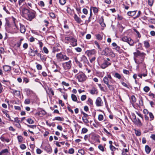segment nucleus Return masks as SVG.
Wrapping results in <instances>:
<instances>
[{
  "mask_svg": "<svg viewBox=\"0 0 155 155\" xmlns=\"http://www.w3.org/2000/svg\"><path fill=\"white\" fill-rule=\"evenodd\" d=\"M67 34H68L67 36L65 38V39L66 41H68L67 43H68L69 42L70 45L73 47L76 46L77 45V40L74 38L73 34L72 33L66 32Z\"/></svg>",
  "mask_w": 155,
  "mask_h": 155,
  "instance_id": "nucleus-3",
  "label": "nucleus"
},
{
  "mask_svg": "<svg viewBox=\"0 0 155 155\" xmlns=\"http://www.w3.org/2000/svg\"><path fill=\"white\" fill-rule=\"evenodd\" d=\"M3 70L5 71H10L11 69V67L8 65H5L3 67Z\"/></svg>",
  "mask_w": 155,
  "mask_h": 155,
  "instance_id": "nucleus-18",
  "label": "nucleus"
},
{
  "mask_svg": "<svg viewBox=\"0 0 155 155\" xmlns=\"http://www.w3.org/2000/svg\"><path fill=\"white\" fill-rule=\"evenodd\" d=\"M149 21L152 23L155 24V19H154L150 18Z\"/></svg>",
  "mask_w": 155,
  "mask_h": 155,
  "instance_id": "nucleus-64",
  "label": "nucleus"
},
{
  "mask_svg": "<svg viewBox=\"0 0 155 155\" xmlns=\"http://www.w3.org/2000/svg\"><path fill=\"white\" fill-rule=\"evenodd\" d=\"M136 11H129L127 13V14L129 16H133L136 14Z\"/></svg>",
  "mask_w": 155,
  "mask_h": 155,
  "instance_id": "nucleus-22",
  "label": "nucleus"
},
{
  "mask_svg": "<svg viewBox=\"0 0 155 155\" xmlns=\"http://www.w3.org/2000/svg\"><path fill=\"white\" fill-rule=\"evenodd\" d=\"M101 54L105 56L110 54L112 55L113 57H114L115 54L113 53L111 50L108 48H106L101 52Z\"/></svg>",
  "mask_w": 155,
  "mask_h": 155,
  "instance_id": "nucleus-8",
  "label": "nucleus"
},
{
  "mask_svg": "<svg viewBox=\"0 0 155 155\" xmlns=\"http://www.w3.org/2000/svg\"><path fill=\"white\" fill-rule=\"evenodd\" d=\"M133 121L137 126H141L142 125L140 120L139 118H137V119L134 120H133Z\"/></svg>",
  "mask_w": 155,
  "mask_h": 155,
  "instance_id": "nucleus-15",
  "label": "nucleus"
},
{
  "mask_svg": "<svg viewBox=\"0 0 155 155\" xmlns=\"http://www.w3.org/2000/svg\"><path fill=\"white\" fill-rule=\"evenodd\" d=\"M110 150L112 151H115L116 149V148L113 145L110 146Z\"/></svg>",
  "mask_w": 155,
  "mask_h": 155,
  "instance_id": "nucleus-59",
  "label": "nucleus"
},
{
  "mask_svg": "<svg viewBox=\"0 0 155 155\" xmlns=\"http://www.w3.org/2000/svg\"><path fill=\"white\" fill-rule=\"evenodd\" d=\"M36 68L38 70H41L42 69V66L39 64H37L36 65Z\"/></svg>",
  "mask_w": 155,
  "mask_h": 155,
  "instance_id": "nucleus-50",
  "label": "nucleus"
},
{
  "mask_svg": "<svg viewBox=\"0 0 155 155\" xmlns=\"http://www.w3.org/2000/svg\"><path fill=\"white\" fill-rule=\"evenodd\" d=\"M78 152L81 155H84L85 153L84 151L82 149H79L78 150Z\"/></svg>",
  "mask_w": 155,
  "mask_h": 155,
  "instance_id": "nucleus-41",
  "label": "nucleus"
},
{
  "mask_svg": "<svg viewBox=\"0 0 155 155\" xmlns=\"http://www.w3.org/2000/svg\"><path fill=\"white\" fill-rule=\"evenodd\" d=\"M109 79L107 78V77H105L103 78V81L105 84L107 85L109 84Z\"/></svg>",
  "mask_w": 155,
  "mask_h": 155,
  "instance_id": "nucleus-25",
  "label": "nucleus"
},
{
  "mask_svg": "<svg viewBox=\"0 0 155 155\" xmlns=\"http://www.w3.org/2000/svg\"><path fill=\"white\" fill-rule=\"evenodd\" d=\"M91 10H93L95 14L97 13L98 10L97 8L96 7H91Z\"/></svg>",
  "mask_w": 155,
  "mask_h": 155,
  "instance_id": "nucleus-30",
  "label": "nucleus"
},
{
  "mask_svg": "<svg viewBox=\"0 0 155 155\" xmlns=\"http://www.w3.org/2000/svg\"><path fill=\"white\" fill-rule=\"evenodd\" d=\"M106 77H107L108 79L111 82V83H113L112 81L111 80L112 79V77L111 76V75L110 74L107 75V76H105Z\"/></svg>",
  "mask_w": 155,
  "mask_h": 155,
  "instance_id": "nucleus-57",
  "label": "nucleus"
},
{
  "mask_svg": "<svg viewBox=\"0 0 155 155\" xmlns=\"http://www.w3.org/2000/svg\"><path fill=\"white\" fill-rule=\"evenodd\" d=\"M30 103V99L28 98L26 99L24 101V103L26 104H29Z\"/></svg>",
  "mask_w": 155,
  "mask_h": 155,
  "instance_id": "nucleus-45",
  "label": "nucleus"
},
{
  "mask_svg": "<svg viewBox=\"0 0 155 155\" xmlns=\"http://www.w3.org/2000/svg\"><path fill=\"white\" fill-rule=\"evenodd\" d=\"M43 50L44 52L46 54H48L49 51L48 49L45 47H44L43 48Z\"/></svg>",
  "mask_w": 155,
  "mask_h": 155,
  "instance_id": "nucleus-52",
  "label": "nucleus"
},
{
  "mask_svg": "<svg viewBox=\"0 0 155 155\" xmlns=\"http://www.w3.org/2000/svg\"><path fill=\"white\" fill-rule=\"evenodd\" d=\"M62 66L64 70L67 71L69 70L71 67V61L69 60L68 61L62 63Z\"/></svg>",
  "mask_w": 155,
  "mask_h": 155,
  "instance_id": "nucleus-7",
  "label": "nucleus"
},
{
  "mask_svg": "<svg viewBox=\"0 0 155 155\" xmlns=\"http://www.w3.org/2000/svg\"><path fill=\"white\" fill-rule=\"evenodd\" d=\"M86 97L87 96L86 95H83L81 96V101H84L86 99Z\"/></svg>",
  "mask_w": 155,
  "mask_h": 155,
  "instance_id": "nucleus-53",
  "label": "nucleus"
},
{
  "mask_svg": "<svg viewBox=\"0 0 155 155\" xmlns=\"http://www.w3.org/2000/svg\"><path fill=\"white\" fill-rule=\"evenodd\" d=\"M64 119L63 117H55L53 120H57L60 121H63Z\"/></svg>",
  "mask_w": 155,
  "mask_h": 155,
  "instance_id": "nucleus-24",
  "label": "nucleus"
},
{
  "mask_svg": "<svg viewBox=\"0 0 155 155\" xmlns=\"http://www.w3.org/2000/svg\"><path fill=\"white\" fill-rule=\"evenodd\" d=\"M107 85L109 90L111 91H113L114 89V86L113 85H110L108 84Z\"/></svg>",
  "mask_w": 155,
  "mask_h": 155,
  "instance_id": "nucleus-34",
  "label": "nucleus"
},
{
  "mask_svg": "<svg viewBox=\"0 0 155 155\" xmlns=\"http://www.w3.org/2000/svg\"><path fill=\"white\" fill-rule=\"evenodd\" d=\"M13 93L15 94H15L17 96H19L20 95V92L19 91H17L14 90H12Z\"/></svg>",
  "mask_w": 155,
  "mask_h": 155,
  "instance_id": "nucleus-28",
  "label": "nucleus"
},
{
  "mask_svg": "<svg viewBox=\"0 0 155 155\" xmlns=\"http://www.w3.org/2000/svg\"><path fill=\"white\" fill-rule=\"evenodd\" d=\"M23 39H21L20 40V41L17 42L16 44L17 46L18 47H19L21 43V41H22Z\"/></svg>",
  "mask_w": 155,
  "mask_h": 155,
  "instance_id": "nucleus-56",
  "label": "nucleus"
},
{
  "mask_svg": "<svg viewBox=\"0 0 155 155\" xmlns=\"http://www.w3.org/2000/svg\"><path fill=\"white\" fill-rule=\"evenodd\" d=\"M20 32L22 33H24L25 31V28L24 25H20Z\"/></svg>",
  "mask_w": 155,
  "mask_h": 155,
  "instance_id": "nucleus-23",
  "label": "nucleus"
},
{
  "mask_svg": "<svg viewBox=\"0 0 155 155\" xmlns=\"http://www.w3.org/2000/svg\"><path fill=\"white\" fill-rule=\"evenodd\" d=\"M45 150L48 153H50L51 152L52 149L50 147H46L45 148Z\"/></svg>",
  "mask_w": 155,
  "mask_h": 155,
  "instance_id": "nucleus-26",
  "label": "nucleus"
},
{
  "mask_svg": "<svg viewBox=\"0 0 155 155\" xmlns=\"http://www.w3.org/2000/svg\"><path fill=\"white\" fill-rule=\"evenodd\" d=\"M145 150L146 153L147 154L150 153L151 150V148L148 145H146L145 146Z\"/></svg>",
  "mask_w": 155,
  "mask_h": 155,
  "instance_id": "nucleus-19",
  "label": "nucleus"
},
{
  "mask_svg": "<svg viewBox=\"0 0 155 155\" xmlns=\"http://www.w3.org/2000/svg\"><path fill=\"white\" fill-rule=\"evenodd\" d=\"M9 153L8 149H5L1 151V155H7Z\"/></svg>",
  "mask_w": 155,
  "mask_h": 155,
  "instance_id": "nucleus-16",
  "label": "nucleus"
},
{
  "mask_svg": "<svg viewBox=\"0 0 155 155\" xmlns=\"http://www.w3.org/2000/svg\"><path fill=\"white\" fill-rule=\"evenodd\" d=\"M149 114L150 118V120L151 121L153 120L154 118V117L152 113L151 112H149Z\"/></svg>",
  "mask_w": 155,
  "mask_h": 155,
  "instance_id": "nucleus-35",
  "label": "nucleus"
},
{
  "mask_svg": "<svg viewBox=\"0 0 155 155\" xmlns=\"http://www.w3.org/2000/svg\"><path fill=\"white\" fill-rule=\"evenodd\" d=\"M98 148L102 152H104V147L101 145H100L98 146Z\"/></svg>",
  "mask_w": 155,
  "mask_h": 155,
  "instance_id": "nucleus-44",
  "label": "nucleus"
},
{
  "mask_svg": "<svg viewBox=\"0 0 155 155\" xmlns=\"http://www.w3.org/2000/svg\"><path fill=\"white\" fill-rule=\"evenodd\" d=\"M128 38L126 36L122 38V40L123 41L127 42Z\"/></svg>",
  "mask_w": 155,
  "mask_h": 155,
  "instance_id": "nucleus-61",
  "label": "nucleus"
},
{
  "mask_svg": "<svg viewBox=\"0 0 155 155\" xmlns=\"http://www.w3.org/2000/svg\"><path fill=\"white\" fill-rule=\"evenodd\" d=\"M12 28L14 29V30L13 31V32H16L17 30V27L15 23L12 26Z\"/></svg>",
  "mask_w": 155,
  "mask_h": 155,
  "instance_id": "nucleus-58",
  "label": "nucleus"
},
{
  "mask_svg": "<svg viewBox=\"0 0 155 155\" xmlns=\"http://www.w3.org/2000/svg\"><path fill=\"white\" fill-rule=\"evenodd\" d=\"M96 90L95 88H93L90 91V93L92 94H94L95 93Z\"/></svg>",
  "mask_w": 155,
  "mask_h": 155,
  "instance_id": "nucleus-51",
  "label": "nucleus"
},
{
  "mask_svg": "<svg viewBox=\"0 0 155 155\" xmlns=\"http://www.w3.org/2000/svg\"><path fill=\"white\" fill-rule=\"evenodd\" d=\"M59 3L62 5H64L66 2V0H59Z\"/></svg>",
  "mask_w": 155,
  "mask_h": 155,
  "instance_id": "nucleus-47",
  "label": "nucleus"
},
{
  "mask_svg": "<svg viewBox=\"0 0 155 155\" xmlns=\"http://www.w3.org/2000/svg\"><path fill=\"white\" fill-rule=\"evenodd\" d=\"M39 5L41 7H44L45 6V4L44 2L42 1H40L38 3Z\"/></svg>",
  "mask_w": 155,
  "mask_h": 155,
  "instance_id": "nucleus-63",
  "label": "nucleus"
},
{
  "mask_svg": "<svg viewBox=\"0 0 155 155\" xmlns=\"http://www.w3.org/2000/svg\"><path fill=\"white\" fill-rule=\"evenodd\" d=\"M88 104L90 105H93V101L90 98H88L87 100Z\"/></svg>",
  "mask_w": 155,
  "mask_h": 155,
  "instance_id": "nucleus-31",
  "label": "nucleus"
},
{
  "mask_svg": "<svg viewBox=\"0 0 155 155\" xmlns=\"http://www.w3.org/2000/svg\"><path fill=\"white\" fill-rule=\"evenodd\" d=\"M22 16L23 17L29 21H31L35 17L36 12L33 10H29L23 8L21 10Z\"/></svg>",
  "mask_w": 155,
  "mask_h": 155,
  "instance_id": "nucleus-1",
  "label": "nucleus"
},
{
  "mask_svg": "<svg viewBox=\"0 0 155 155\" xmlns=\"http://www.w3.org/2000/svg\"><path fill=\"white\" fill-rule=\"evenodd\" d=\"M1 140L4 142L8 143L10 141L9 139L7 138L5 135H2L1 137Z\"/></svg>",
  "mask_w": 155,
  "mask_h": 155,
  "instance_id": "nucleus-14",
  "label": "nucleus"
},
{
  "mask_svg": "<svg viewBox=\"0 0 155 155\" xmlns=\"http://www.w3.org/2000/svg\"><path fill=\"white\" fill-rule=\"evenodd\" d=\"M133 30H134V31L136 33V34H137V36L138 37V38H140V37H141V35H140V33L139 32H138L135 29H134Z\"/></svg>",
  "mask_w": 155,
  "mask_h": 155,
  "instance_id": "nucleus-40",
  "label": "nucleus"
},
{
  "mask_svg": "<svg viewBox=\"0 0 155 155\" xmlns=\"http://www.w3.org/2000/svg\"><path fill=\"white\" fill-rule=\"evenodd\" d=\"M112 74L114 78L119 80L122 77L121 75L118 73L114 71L112 72Z\"/></svg>",
  "mask_w": 155,
  "mask_h": 155,
  "instance_id": "nucleus-12",
  "label": "nucleus"
},
{
  "mask_svg": "<svg viewBox=\"0 0 155 155\" xmlns=\"http://www.w3.org/2000/svg\"><path fill=\"white\" fill-rule=\"evenodd\" d=\"M56 58L57 61L59 62L63 61H68L70 59L69 57L67 56L64 53L62 52L57 54Z\"/></svg>",
  "mask_w": 155,
  "mask_h": 155,
  "instance_id": "nucleus-5",
  "label": "nucleus"
},
{
  "mask_svg": "<svg viewBox=\"0 0 155 155\" xmlns=\"http://www.w3.org/2000/svg\"><path fill=\"white\" fill-rule=\"evenodd\" d=\"M104 116L101 114H99L98 116V120L99 121H101L103 120Z\"/></svg>",
  "mask_w": 155,
  "mask_h": 155,
  "instance_id": "nucleus-38",
  "label": "nucleus"
},
{
  "mask_svg": "<svg viewBox=\"0 0 155 155\" xmlns=\"http://www.w3.org/2000/svg\"><path fill=\"white\" fill-rule=\"evenodd\" d=\"M134 59L135 62L138 64L143 63L146 55L145 53L143 52H141L138 50H137L136 52H134Z\"/></svg>",
  "mask_w": 155,
  "mask_h": 155,
  "instance_id": "nucleus-2",
  "label": "nucleus"
},
{
  "mask_svg": "<svg viewBox=\"0 0 155 155\" xmlns=\"http://www.w3.org/2000/svg\"><path fill=\"white\" fill-rule=\"evenodd\" d=\"M135 133L136 135L137 136H140L141 135V133L140 130H135Z\"/></svg>",
  "mask_w": 155,
  "mask_h": 155,
  "instance_id": "nucleus-39",
  "label": "nucleus"
},
{
  "mask_svg": "<svg viewBox=\"0 0 155 155\" xmlns=\"http://www.w3.org/2000/svg\"><path fill=\"white\" fill-rule=\"evenodd\" d=\"M111 63L108 62L107 60H105L104 62L101 64V67L102 69H105L111 64Z\"/></svg>",
  "mask_w": 155,
  "mask_h": 155,
  "instance_id": "nucleus-9",
  "label": "nucleus"
},
{
  "mask_svg": "<svg viewBox=\"0 0 155 155\" xmlns=\"http://www.w3.org/2000/svg\"><path fill=\"white\" fill-rule=\"evenodd\" d=\"M27 121L30 124H33L34 123V121L31 118H28Z\"/></svg>",
  "mask_w": 155,
  "mask_h": 155,
  "instance_id": "nucleus-29",
  "label": "nucleus"
},
{
  "mask_svg": "<svg viewBox=\"0 0 155 155\" xmlns=\"http://www.w3.org/2000/svg\"><path fill=\"white\" fill-rule=\"evenodd\" d=\"M96 53L95 50L94 49L91 50H87L85 53L88 57H91L92 55L95 54Z\"/></svg>",
  "mask_w": 155,
  "mask_h": 155,
  "instance_id": "nucleus-11",
  "label": "nucleus"
},
{
  "mask_svg": "<svg viewBox=\"0 0 155 155\" xmlns=\"http://www.w3.org/2000/svg\"><path fill=\"white\" fill-rule=\"evenodd\" d=\"M136 101V99L135 96L134 95H132L130 98V102L131 104H134Z\"/></svg>",
  "mask_w": 155,
  "mask_h": 155,
  "instance_id": "nucleus-21",
  "label": "nucleus"
},
{
  "mask_svg": "<svg viewBox=\"0 0 155 155\" xmlns=\"http://www.w3.org/2000/svg\"><path fill=\"white\" fill-rule=\"evenodd\" d=\"M75 76L78 79L79 82H82L85 81L87 79V77L85 74L82 72H79Z\"/></svg>",
  "mask_w": 155,
  "mask_h": 155,
  "instance_id": "nucleus-6",
  "label": "nucleus"
},
{
  "mask_svg": "<svg viewBox=\"0 0 155 155\" xmlns=\"http://www.w3.org/2000/svg\"><path fill=\"white\" fill-rule=\"evenodd\" d=\"M144 44L145 47L146 48H148L150 46V44L149 42L147 41H144Z\"/></svg>",
  "mask_w": 155,
  "mask_h": 155,
  "instance_id": "nucleus-27",
  "label": "nucleus"
},
{
  "mask_svg": "<svg viewBox=\"0 0 155 155\" xmlns=\"http://www.w3.org/2000/svg\"><path fill=\"white\" fill-rule=\"evenodd\" d=\"M2 112L5 115L6 117H7L9 119H10L11 118L9 116V115L7 114V112L8 111L7 110H2Z\"/></svg>",
  "mask_w": 155,
  "mask_h": 155,
  "instance_id": "nucleus-36",
  "label": "nucleus"
},
{
  "mask_svg": "<svg viewBox=\"0 0 155 155\" xmlns=\"http://www.w3.org/2000/svg\"><path fill=\"white\" fill-rule=\"evenodd\" d=\"M74 60L80 68H82L83 64L85 65L86 64H88L89 63L88 59L84 55H83L80 58L79 61L76 58H74Z\"/></svg>",
  "mask_w": 155,
  "mask_h": 155,
  "instance_id": "nucleus-4",
  "label": "nucleus"
},
{
  "mask_svg": "<svg viewBox=\"0 0 155 155\" xmlns=\"http://www.w3.org/2000/svg\"><path fill=\"white\" fill-rule=\"evenodd\" d=\"M88 131V130L86 128H83L81 130V133L85 134Z\"/></svg>",
  "mask_w": 155,
  "mask_h": 155,
  "instance_id": "nucleus-46",
  "label": "nucleus"
},
{
  "mask_svg": "<svg viewBox=\"0 0 155 155\" xmlns=\"http://www.w3.org/2000/svg\"><path fill=\"white\" fill-rule=\"evenodd\" d=\"M97 38L99 40H101L102 39V37L101 35L99 34L96 35Z\"/></svg>",
  "mask_w": 155,
  "mask_h": 155,
  "instance_id": "nucleus-49",
  "label": "nucleus"
},
{
  "mask_svg": "<svg viewBox=\"0 0 155 155\" xmlns=\"http://www.w3.org/2000/svg\"><path fill=\"white\" fill-rule=\"evenodd\" d=\"M149 96L152 98H155V95L154 94L150 92L149 94Z\"/></svg>",
  "mask_w": 155,
  "mask_h": 155,
  "instance_id": "nucleus-54",
  "label": "nucleus"
},
{
  "mask_svg": "<svg viewBox=\"0 0 155 155\" xmlns=\"http://www.w3.org/2000/svg\"><path fill=\"white\" fill-rule=\"evenodd\" d=\"M50 14V16L51 17V18H55V16L54 14L53 13V12H51L49 13Z\"/></svg>",
  "mask_w": 155,
  "mask_h": 155,
  "instance_id": "nucleus-60",
  "label": "nucleus"
},
{
  "mask_svg": "<svg viewBox=\"0 0 155 155\" xmlns=\"http://www.w3.org/2000/svg\"><path fill=\"white\" fill-rule=\"evenodd\" d=\"M74 18L75 21H76L77 23L80 24L81 22V20L80 18L77 15L75 14L74 15Z\"/></svg>",
  "mask_w": 155,
  "mask_h": 155,
  "instance_id": "nucleus-17",
  "label": "nucleus"
},
{
  "mask_svg": "<svg viewBox=\"0 0 155 155\" xmlns=\"http://www.w3.org/2000/svg\"><path fill=\"white\" fill-rule=\"evenodd\" d=\"M82 119L83 121V122L85 123V124H87L88 123L89 121L87 119V117H82Z\"/></svg>",
  "mask_w": 155,
  "mask_h": 155,
  "instance_id": "nucleus-43",
  "label": "nucleus"
},
{
  "mask_svg": "<svg viewBox=\"0 0 155 155\" xmlns=\"http://www.w3.org/2000/svg\"><path fill=\"white\" fill-rule=\"evenodd\" d=\"M137 48L140 50L142 49V45L140 43H139L137 46Z\"/></svg>",
  "mask_w": 155,
  "mask_h": 155,
  "instance_id": "nucleus-42",
  "label": "nucleus"
},
{
  "mask_svg": "<svg viewBox=\"0 0 155 155\" xmlns=\"http://www.w3.org/2000/svg\"><path fill=\"white\" fill-rule=\"evenodd\" d=\"M74 149L71 148L68 151V153L70 154H72L73 153H74Z\"/></svg>",
  "mask_w": 155,
  "mask_h": 155,
  "instance_id": "nucleus-37",
  "label": "nucleus"
},
{
  "mask_svg": "<svg viewBox=\"0 0 155 155\" xmlns=\"http://www.w3.org/2000/svg\"><path fill=\"white\" fill-rule=\"evenodd\" d=\"M143 90L145 92H148L150 90V87L147 86H145L143 88Z\"/></svg>",
  "mask_w": 155,
  "mask_h": 155,
  "instance_id": "nucleus-33",
  "label": "nucleus"
},
{
  "mask_svg": "<svg viewBox=\"0 0 155 155\" xmlns=\"http://www.w3.org/2000/svg\"><path fill=\"white\" fill-rule=\"evenodd\" d=\"M20 148L22 150H24L26 148V146L25 144H22L20 145Z\"/></svg>",
  "mask_w": 155,
  "mask_h": 155,
  "instance_id": "nucleus-62",
  "label": "nucleus"
},
{
  "mask_svg": "<svg viewBox=\"0 0 155 155\" xmlns=\"http://www.w3.org/2000/svg\"><path fill=\"white\" fill-rule=\"evenodd\" d=\"M95 104L97 107H100L103 105V103L101 97H98L97 98Z\"/></svg>",
  "mask_w": 155,
  "mask_h": 155,
  "instance_id": "nucleus-10",
  "label": "nucleus"
},
{
  "mask_svg": "<svg viewBox=\"0 0 155 155\" xmlns=\"http://www.w3.org/2000/svg\"><path fill=\"white\" fill-rule=\"evenodd\" d=\"M94 43L96 45V46L100 50V51H101V49L100 47L98 42L97 41H95L94 42Z\"/></svg>",
  "mask_w": 155,
  "mask_h": 155,
  "instance_id": "nucleus-48",
  "label": "nucleus"
},
{
  "mask_svg": "<svg viewBox=\"0 0 155 155\" xmlns=\"http://www.w3.org/2000/svg\"><path fill=\"white\" fill-rule=\"evenodd\" d=\"M38 51L37 50L34 51L31 48L30 49V51H29V55L31 56H35V55L37 54Z\"/></svg>",
  "mask_w": 155,
  "mask_h": 155,
  "instance_id": "nucleus-13",
  "label": "nucleus"
},
{
  "mask_svg": "<svg viewBox=\"0 0 155 155\" xmlns=\"http://www.w3.org/2000/svg\"><path fill=\"white\" fill-rule=\"evenodd\" d=\"M46 114V112L45 110H41L38 113V115H45Z\"/></svg>",
  "mask_w": 155,
  "mask_h": 155,
  "instance_id": "nucleus-32",
  "label": "nucleus"
},
{
  "mask_svg": "<svg viewBox=\"0 0 155 155\" xmlns=\"http://www.w3.org/2000/svg\"><path fill=\"white\" fill-rule=\"evenodd\" d=\"M148 5L150 6H152L153 2V0H148Z\"/></svg>",
  "mask_w": 155,
  "mask_h": 155,
  "instance_id": "nucleus-55",
  "label": "nucleus"
},
{
  "mask_svg": "<svg viewBox=\"0 0 155 155\" xmlns=\"http://www.w3.org/2000/svg\"><path fill=\"white\" fill-rule=\"evenodd\" d=\"M71 97L72 100L75 102H77V103H80L81 102L77 101V98L76 96L74 94H72L71 95Z\"/></svg>",
  "mask_w": 155,
  "mask_h": 155,
  "instance_id": "nucleus-20",
  "label": "nucleus"
}]
</instances>
